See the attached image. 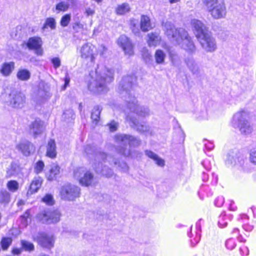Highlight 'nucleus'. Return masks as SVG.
I'll return each mask as SVG.
<instances>
[{
  "label": "nucleus",
  "mask_w": 256,
  "mask_h": 256,
  "mask_svg": "<svg viewBox=\"0 0 256 256\" xmlns=\"http://www.w3.org/2000/svg\"><path fill=\"white\" fill-rule=\"evenodd\" d=\"M135 81L136 78L134 76H124L120 82L118 91L121 94H124L126 96L125 100L127 108L124 110L126 113H128L129 110L140 116L146 117L150 115L149 109L147 107L140 106L138 104L137 100L130 94V90Z\"/></svg>",
  "instance_id": "1"
},
{
  "label": "nucleus",
  "mask_w": 256,
  "mask_h": 256,
  "mask_svg": "<svg viewBox=\"0 0 256 256\" xmlns=\"http://www.w3.org/2000/svg\"><path fill=\"white\" fill-rule=\"evenodd\" d=\"M162 29L165 34L172 42L188 52H194L195 46L188 32L182 28H176L170 22L162 23Z\"/></svg>",
  "instance_id": "2"
},
{
  "label": "nucleus",
  "mask_w": 256,
  "mask_h": 256,
  "mask_svg": "<svg viewBox=\"0 0 256 256\" xmlns=\"http://www.w3.org/2000/svg\"><path fill=\"white\" fill-rule=\"evenodd\" d=\"M98 68L96 70V78L88 84V89L96 93L105 92L108 91L107 84L114 80V70L104 67L102 71Z\"/></svg>",
  "instance_id": "3"
},
{
  "label": "nucleus",
  "mask_w": 256,
  "mask_h": 256,
  "mask_svg": "<svg viewBox=\"0 0 256 256\" xmlns=\"http://www.w3.org/2000/svg\"><path fill=\"white\" fill-rule=\"evenodd\" d=\"M115 142L120 146L116 148L117 152L124 156H132L130 149L127 148L128 144L130 147H136L140 145L141 141L134 136L125 134H117L114 136Z\"/></svg>",
  "instance_id": "4"
},
{
  "label": "nucleus",
  "mask_w": 256,
  "mask_h": 256,
  "mask_svg": "<svg viewBox=\"0 0 256 256\" xmlns=\"http://www.w3.org/2000/svg\"><path fill=\"white\" fill-rule=\"evenodd\" d=\"M250 115L248 110H243L236 112L233 116V126L238 128L242 134H250L252 131L253 128L250 122Z\"/></svg>",
  "instance_id": "5"
},
{
  "label": "nucleus",
  "mask_w": 256,
  "mask_h": 256,
  "mask_svg": "<svg viewBox=\"0 0 256 256\" xmlns=\"http://www.w3.org/2000/svg\"><path fill=\"white\" fill-rule=\"evenodd\" d=\"M225 162L228 167H235L244 172L250 170L246 158L236 151H230L228 154Z\"/></svg>",
  "instance_id": "6"
},
{
  "label": "nucleus",
  "mask_w": 256,
  "mask_h": 256,
  "mask_svg": "<svg viewBox=\"0 0 256 256\" xmlns=\"http://www.w3.org/2000/svg\"><path fill=\"white\" fill-rule=\"evenodd\" d=\"M208 12L214 19L224 18L226 9L223 0H204Z\"/></svg>",
  "instance_id": "7"
},
{
  "label": "nucleus",
  "mask_w": 256,
  "mask_h": 256,
  "mask_svg": "<svg viewBox=\"0 0 256 256\" xmlns=\"http://www.w3.org/2000/svg\"><path fill=\"white\" fill-rule=\"evenodd\" d=\"M74 178L78 180L80 183L86 186H93L96 183V178L94 174L83 168H79L74 172Z\"/></svg>",
  "instance_id": "8"
},
{
  "label": "nucleus",
  "mask_w": 256,
  "mask_h": 256,
  "mask_svg": "<svg viewBox=\"0 0 256 256\" xmlns=\"http://www.w3.org/2000/svg\"><path fill=\"white\" fill-rule=\"evenodd\" d=\"M61 214L57 210H48L38 214L37 219L43 224H56L60 220Z\"/></svg>",
  "instance_id": "9"
},
{
  "label": "nucleus",
  "mask_w": 256,
  "mask_h": 256,
  "mask_svg": "<svg viewBox=\"0 0 256 256\" xmlns=\"http://www.w3.org/2000/svg\"><path fill=\"white\" fill-rule=\"evenodd\" d=\"M60 194L62 199L72 201L80 196V188L76 186L66 184L61 188Z\"/></svg>",
  "instance_id": "10"
},
{
  "label": "nucleus",
  "mask_w": 256,
  "mask_h": 256,
  "mask_svg": "<svg viewBox=\"0 0 256 256\" xmlns=\"http://www.w3.org/2000/svg\"><path fill=\"white\" fill-rule=\"evenodd\" d=\"M6 102L13 108H22L26 104L25 95L20 92L12 90L8 95Z\"/></svg>",
  "instance_id": "11"
},
{
  "label": "nucleus",
  "mask_w": 256,
  "mask_h": 256,
  "mask_svg": "<svg viewBox=\"0 0 256 256\" xmlns=\"http://www.w3.org/2000/svg\"><path fill=\"white\" fill-rule=\"evenodd\" d=\"M34 240L43 248H51L54 246V238L52 234L46 232H38L32 236Z\"/></svg>",
  "instance_id": "12"
},
{
  "label": "nucleus",
  "mask_w": 256,
  "mask_h": 256,
  "mask_svg": "<svg viewBox=\"0 0 256 256\" xmlns=\"http://www.w3.org/2000/svg\"><path fill=\"white\" fill-rule=\"evenodd\" d=\"M198 40L202 48L206 52H214L217 48L216 40L210 32Z\"/></svg>",
  "instance_id": "13"
},
{
  "label": "nucleus",
  "mask_w": 256,
  "mask_h": 256,
  "mask_svg": "<svg viewBox=\"0 0 256 256\" xmlns=\"http://www.w3.org/2000/svg\"><path fill=\"white\" fill-rule=\"evenodd\" d=\"M191 25L196 36L198 39L210 32L206 26L200 20L196 19L192 20H191Z\"/></svg>",
  "instance_id": "14"
},
{
  "label": "nucleus",
  "mask_w": 256,
  "mask_h": 256,
  "mask_svg": "<svg viewBox=\"0 0 256 256\" xmlns=\"http://www.w3.org/2000/svg\"><path fill=\"white\" fill-rule=\"evenodd\" d=\"M118 44L122 48L126 54H134V46L130 40L125 35H122L118 40Z\"/></svg>",
  "instance_id": "15"
},
{
  "label": "nucleus",
  "mask_w": 256,
  "mask_h": 256,
  "mask_svg": "<svg viewBox=\"0 0 256 256\" xmlns=\"http://www.w3.org/2000/svg\"><path fill=\"white\" fill-rule=\"evenodd\" d=\"M84 152L87 154H94L96 158L98 160H101L102 162H105V159L112 158L110 155H108L98 150L94 146L87 145L84 148Z\"/></svg>",
  "instance_id": "16"
},
{
  "label": "nucleus",
  "mask_w": 256,
  "mask_h": 256,
  "mask_svg": "<svg viewBox=\"0 0 256 256\" xmlns=\"http://www.w3.org/2000/svg\"><path fill=\"white\" fill-rule=\"evenodd\" d=\"M16 148L25 156H28L35 151L34 145L26 140L21 141L17 144Z\"/></svg>",
  "instance_id": "17"
},
{
  "label": "nucleus",
  "mask_w": 256,
  "mask_h": 256,
  "mask_svg": "<svg viewBox=\"0 0 256 256\" xmlns=\"http://www.w3.org/2000/svg\"><path fill=\"white\" fill-rule=\"evenodd\" d=\"M44 128V122L39 118H36L29 126L30 132L35 137L41 134Z\"/></svg>",
  "instance_id": "18"
},
{
  "label": "nucleus",
  "mask_w": 256,
  "mask_h": 256,
  "mask_svg": "<svg viewBox=\"0 0 256 256\" xmlns=\"http://www.w3.org/2000/svg\"><path fill=\"white\" fill-rule=\"evenodd\" d=\"M126 120L128 122L131 127L140 132H148L150 128L144 122L140 123L136 118L131 117L129 114L126 116Z\"/></svg>",
  "instance_id": "19"
},
{
  "label": "nucleus",
  "mask_w": 256,
  "mask_h": 256,
  "mask_svg": "<svg viewBox=\"0 0 256 256\" xmlns=\"http://www.w3.org/2000/svg\"><path fill=\"white\" fill-rule=\"evenodd\" d=\"M93 167L97 173L101 174L107 178H110L114 175V172L112 170L109 168L105 164L103 166L102 162H99L98 166L96 163L94 164Z\"/></svg>",
  "instance_id": "20"
},
{
  "label": "nucleus",
  "mask_w": 256,
  "mask_h": 256,
  "mask_svg": "<svg viewBox=\"0 0 256 256\" xmlns=\"http://www.w3.org/2000/svg\"><path fill=\"white\" fill-rule=\"evenodd\" d=\"M50 90V88L48 84L44 82H40L39 83L38 92V96L44 99L50 98L51 96Z\"/></svg>",
  "instance_id": "21"
},
{
  "label": "nucleus",
  "mask_w": 256,
  "mask_h": 256,
  "mask_svg": "<svg viewBox=\"0 0 256 256\" xmlns=\"http://www.w3.org/2000/svg\"><path fill=\"white\" fill-rule=\"evenodd\" d=\"M80 56L83 58H90L91 62L94 60L93 50L92 45L86 44L82 46L80 50Z\"/></svg>",
  "instance_id": "22"
},
{
  "label": "nucleus",
  "mask_w": 256,
  "mask_h": 256,
  "mask_svg": "<svg viewBox=\"0 0 256 256\" xmlns=\"http://www.w3.org/2000/svg\"><path fill=\"white\" fill-rule=\"evenodd\" d=\"M147 42L150 46H156L158 45L161 40V38L158 33L154 32L148 34Z\"/></svg>",
  "instance_id": "23"
},
{
  "label": "nucleus",
  "mask_w": 256,
  "mask_h": 256,
  "mask_svg": "<svg viewBox=\"0 0 256 256\" xmlns=\"http://www.w3.org/2000/svg\"><path fill=\"white\" fill-rule=\"evenodd\" d=\"M56 144L54 140H50L46 146V156L51 158H54L56 156Z\"/></svg>",
  "instance_id": "24"
},
{
  "label": "nucleus",
  "mask_w": 256,
  "mask_h": 256,
  "mask_svg": "<svg viewBox=\"0 0 256 256\" xmlns=\"http://www.w3.org/2000/svg\"><path fill=\"white\" fill-rule=\"evenodd\" d=\"M112 158L105 159V162H104V164H105L106 162H108L110 164L112 165L114 164V166H116L118 164V168L120 170L126 172L128 170V168L127 164L124 162H120L118 160H116L115 158H113L111 156Z\"/></svg>",
  "instance_id": "25"
},
{
  "label": "nucleus",
  "mask_w": 256,
  "mask_h": 256,
  "mask_svg": "<svg viewBox=\"0 0 256 256\" xmlns=\"http://www.w3.org/2000/svg\"><path fill=\"white\" fill-rule=\"evenodd\" d=\"M42 180L40 177L34 178L30 185L27 194H32L37 192L42 186Z\"/></svg>",
  "instance_id": "26"
},
{
  "label": "nucleus",
  "mask_w": 256,
  "mask_h": 256,
  "mask_svg": "<svg viewBox=\"0 0 256 256\" xmlns=\"http://www.w3.org/2000/svg\"><path fill=\"white\" fill-rule=\"evenodd\" d=\"M42 41L39 37H32L28 39L26 46L30 50L37 49L41 47Z\"/></svg>",
  "instance_id": "27"
},
{
  "label": "nucleus",
  "mask_w": 256,
  "mask_h": 256,
  "mask_svg": "<svg viewBox=\"0 0 256 256\" xmlns=\"http://www.w3.org/2000/svg\"><path fill=\"white\" fill-rule=\"evenodd\" d=\"M140 26V29L143 32L148 31L153 28L149 17L144 15L141 16Z\"/></svg>",
  "instance_id": "28"
},
{
  "label": "nucleus",
  "mask_w": 256,
  "mask_h": 256,
  "mask_svg": "<svg viewBox=\"0 0 256 256\" xmlns=\"http://www.w3.org/2000/svg\"><path fill=\"white\" fill-rule=\"evenodd\" d=\"M20 171V168L18 164L16 162H12L10 167L7 168L6 176L8 178H10L13 176L16 175Z\"/></svg>",
  "instance_id": "29"
},
{
  "label": "nucleus",
  "mask_w": 256,
  "mask_h": 256,
  "mask_svg": "<svg viewBox=\"0 0 256 256\" xmlns=\"http://www.w3.org/2000/svg\"><path fill=\"white\" fill-rule=\"evenodd\" d=\"M185 62L187 66L192 73L194 74L198 73L199 67L192 58L190 57L186 58L185 60Z\"/></svg>",
  "instance_id": "30"
},
{
  "label": "nucleus",
  "mask_w": 256,
  "mask_h": 256,
  "mask_svg": "<svg viewBox=\"0 0 256 256\" xmlns=\"http://www.w3.org/2000/svg\"><path fill=\"white\" fill-rule=\"evenodd\" d=\"M60 173V167L56 164H52L49 170V172L46 174L48 179L50 180H52L56 178L57 176Z\"/></svg>",
  "instance_id": "31"
},
{
  "label": "nucleus",
  "mask_w": 256,
  "mask_h": 256,
  "mask_svg": "<svg viewBox=\"0 0 256 256\" xmlns=\"http://www.w3.org/2000/svg\"><path fill=\"white\" fill-rule=\"evenodd\" d=\"M14 68V63L10 62L4 63L1 68V73L5 76H9Z\"/></svg>",
  "instance_id": "32"
},
{
  "label": "nucleus",
  "mask_w": 256,
  "mask_h": 256,
  "mask_svg": "<svg viewBox=\"0 0 256 256\" xmlns=\"http://www.w3.org/2000/svg\"><path fill=\"white\" fill-rule=\"evenodd\" d=\"M146 154L149 158L153 159L156 163L160 166H163L164 165V161L159 158L158 155L150 150H146Z\"/></svg>",
  "instance_id": "33"
},
{
  "label": "nucleus",
  "mask_w": 256,
  "mask_h": 256,
  "mask_svg": "<svg viewBox=\"0 0 256 256\" xmlns=\"http://www.w3.org/2000/svg\"><path fill=\"white\" fill-rule=\"evenodd\" d=\"M30 72L28 70L20 69L18 72L16 76L20 80L26 81L30 79Z\"/></svg>",
  "instance_id": "34"
},
{
  "label": "nucleus",
  "mask_w": 256,
  "mask_h": 256,
  "mask_svg": "<svg viewBox=\"0 0 256 256\" xmlns=\"http://www.w3.org/2000/svg\"><path fill=\"white\" fill-rule=\"evenodd\" d=\"M102 110V108L100 106H96L94 108L92 112L91 118L95 124H96L99 121L100 115Z\"/></svg>",
  "instance_id": "35"
},
{
  "label": "nucleus",
  "mask_w": 256,
  "mask_h": 256,
  "mask_svg": "<svg viewBox=\"0 0 256 256\" xmlns=\"http://www.w3.org/2000/svg\"><path fill=\"white\" fill-rule=\"evenodd\" d=\"M166 57V54L163 50H158L156 51L154 54V58L156 64H164Z\"/></svg>",
  "instance_id": "36"
},
{
  "label": "nucleus",
  "mask_w": 256,
  "mask_h": 256,
  "mask_svg": "<svg viewBox=\"0 0 256 256\" xmlns=\"http://www.w3.org/2000/svg\"><path fill=\"white\" fill-rule=\"evenodd\" d=\"M50 28L51 30H54L56 28V22L53 18H48L46 20L42 28L43 30Z\"/></svg>",
  "instance_id": "37"
},
{
  "label": "nucleus",
  "mask_w": 256,
  "mask_h": 256,
  "mask_svg": "<svg viewBox=\"0 0 256 256\" xmlns=\"http://www.w3.org/2000/svg\"><path fill=\"white\" fill-rule=\"evenodd\" d=\"M130 10V7L128 3H124L118 6L116 12L118 14H124Z\"/></svg>",
  "instance_id": "38"
},
{
  "label": "nucleus",
  "mask_w": 256,
  "mask_h": 256,
  "mask_svg": "<svg viewBox=\"0 0 256 256\" xmlns=\"http://www.w3.org/2000/svg\"><path fill=\"white\" fill-rule=\"evenodd\" d=\"M75 118L73 110L69 109L64 111L62 115V118L66 122H70Z\"/></svg>",
  "instance_id": "39"
},
{
  "label": "nucleus",
  "mask_w": 256,
  "mask_h": 256,
  "mask_svg": "<svg viewBox=\"0 0 256 256\" xmlns=\"http://www.w3.org/2000/svg\"><path fill=\"white\" fill-rule=\"evenodd\" d=\"M6 187L10 192H14L18 190L19 184L16 180H10L7 182Z\"/></svg>",
  "instance_id": "40"
},
{
  "label": "nucleus",
  "mask_w": 256,
  "mask_h": 256,
  "mask_svg": "<svg viewBox=\"0 0 256 256\" xmlns=\"http://www.w3.org/2000/svg\"><path fill=\"white\" fill-rule=\"evenodd\" d=\"M30 216V210H27L24 214L20 218V226L22 227H26L28 222V218Z\"/></svg>",
  "instance_id": "41"
},
{
  "label": "nucleus",
  "mask_w": 256,
  "mask_h": 256,
  "mask_svg": "<svg viewBox=\"0 0 256 256\" xmlns=\"http://www.w3.org/2000/svg\"><path fill=\"white\" fill-rule=\"evenodd\" d=\"M70 7V4L64 2H61L58 3L56 6V10L60 12H66Z\"/></svg>",
  "instance_id": "42"
},
{
  "label": "nucleus",
  "mask_w": 256,
  "mask_h": 256,
  "mask_svg": "<svg viewBox=\"0 0 256 256\" xmlns=\"http://www.w3.org/2000/svg\"><path fill=\"white\" fill-rule=\"evenodd\" d=\"M21 244L22 248L26 251H32L34 250V245L29 242L22 240Z\"/></svg>",
  "instance_id": "43"
},
{
  "label": "nucleus",
  "mask_w": 256,
  "mask_h": 256,
  "mask_svg": "<svg viewBox=\"0 0 256 256\" xmlns=\"http://www.w3.org/2000/svg\"><path fill=\"white\" fill-rule=\"evenodd\" d=\"M10 194L9 192L4 190L1 191V203L8 204L10 201Z\"/></svg>",
  "instance_id": "44"
},
{
  "label": "nucleus",
  "mask_w": 256,
  "mask_h": 256,
  "mask_svg": "<svg viewBox=\"0 0 256 256\" xmlns=\"http://www.w3.org/2000/svg\"><path fill=\"white\" fill-rule=\"evenodd\" d=\"M12 242V238H4L1 240V247L3 250H6L9 247Z\"/></svg>",
  "instance_id": "45"
},
{
  "label": "nucleus",
  "mask_w": 256,
  "mask_h": 256,
  "mask_svg": "<svg viewBox=\"0 0 256 256\" xmlns=\"http://www.w3.org/2000/svg\"><path fill=\"white\" fill-rule=\"evenodd\" d=\"M228 220V216H226L225 214H220L218 221V224L220 227L224 228L226 226H227Z\"/></svg>",
  "instance_id": "46"
},
{
  "label": "nucleus",
  "mask_w": 256,
  "mask_h": 256,
  "mask_svg": "<svg viewBox=\"0 0 256 256\" xmlns=\"http://www.w3.org/2000/svg\"><path fill=\"white\" fill-rule=\"evenodd\" d=\"M71 20V14H66L62 16L60 20V25L63 27L68 26Z\"/></svg>",
  "instance_id": "47"
},
{
  "label": "nucleus",
  "mask_w": 256,
  "mask_h": 256,
  "mask_svg": "<svg viewBox=\"0 0 256 256\" xmlns=\"http://www.w3.org/2000/svg\"><path fill=\"white\" fill-rule=\"evenodd\" d=\"M42 201L48 205H53L54 200L53 196L50 194H46L42 198Z\"/></svg>",
  "instance_id": "48"
},
{
  "label": "nucleus",
  "mask_w": 256,
  "mask_h": 256,
  "mask_svg": "<svg viewBox=\"0 0 256 256\" xmlns=\"http://www.w3.org/2000/svg\"><path fill=\"white\" fill-rule=\"evenodd\" d=\"M171 62L173 66H178L180 64V58L176 54H170Z\"/></svg>",
  "instance_id": "49"
},
{
  "label": "nucleus",
  "mask_w": 256,
  "mask_h": 256,
  "mask_svg": "<svg viewBox=\"0 0 256 256\" xmlns=\"http://www.w3.org/2000/svg\"><path fill=\"white\" fill-rule=\"evenodd\" d=\"M44 164L42 161H38L36 163L34 170L36 174H39L42 172L44 168Z\"/></svg>",
  "instance_id": "50"
},
{
  "label": "nucleus",
  "mask_w": 256,
  "mask_h": 256,
  "mask_svg": "<svg viewBox=\"0 0 256 256\" xmlns=\"http://www.w3.org/2000/svg\"><path fill=\"white\" fill-rule=\"evenodd\" d=\"M226 247L229 250L234 249L236 246V244L233 238L228 239L226 242Z\"/></svg>",
  "instance_id": "51"
},
{
  "label": "nucleus",
  "mask_w": 256,
  "mask_h": 256,
  "mask_svg": "<svg viewBox=\"0 0 256 256\" xmlns=\"http://www.w3.org/2000/svg\"><path fill=\"white\" fill-rule=\"evenodd\" d=\"M249 158L252 163L256 164V148H253L250 151Z\"/></svg>",
  "instance_id": "52"
},
{
  "label": "nucleus",
  "mask_w": 256,
  "mask_h": 256,
  "mask_svg": "<svg viewBox=\"0 0 256 256\" xmlns=\"http://www.w3.org/2000/svg\"><path fill=\"white\" fill-rule=\"evenodd\" d=\"M52 62L55 68H58L60 66V60L58 58H52Z\"/></svg>",
  "instance_id": "53"
},
{
  "label": "nucleus",
  "mask_w": 256,
  "mask_h": 256,
  "mask_svg": "<svg viewBox=\"0 0 256 256\" xmlns=\"http://www.w3.org/2000/svg\"><path fill=\"white\" fill-rule=\"evenodd\" d=\"M108 126L110 131L113 132L116 130L118 126V123L114 121H112Z\"/></svg>",
  "instance_id": "54"
},
{
  "label": "nucleus",
  "mask_w": 256,
  "mask_h": 256,
  "mask_svg": "<svg viewBox=\"0 0 256 256\" xmlns=\"http://www.w3.org/2000/svg\"><path fill=\"white\" fill-rule=\"evenodd\" d=\"M224 203V199L222 196L218 197L215 200V204L218 207H220Z\"/></svg>",
  "instance_id": "55"
},
{
  "label": "nucleus",
  "mask_w": 256,
  "mask_h": 256,
  "mask_svg": "<svg viewBox=\"0 0 256 256\" xmlns=\"http://www.w3.org/2000/svg\"><path fill=\"white\" fill-rule=\"evenodd\" d=\"M131 26H132V30L135 34H139L140 30L138 28H136V24L134 20L131 21Z\"/></svg>",
  "instance_id": "56"
},
{
  "label": "nucleus",
  "mask_w": 256,
  "mask_h": 256,
  "mask_svg": "<svg viewBox=\"0 0 256 256\" xmlns=\"http://www.w3.org/2000/svg\"><path fill=\"white\" fill-rule=\"evenodd\" d=\"M95 11L94 9H92L90 8H86L85 13L86 14V16H92L94 14Z\"/></svg>",
  "instance_id": "57"
},
{
  "label": "nucleus",
  "mask_w": 256,
  "mask_h": 256,
  "mask_svg": "<svg viewBox=\"0 0 256 256\" xmlns=\"http://www.w3.org/2000/svg\"><path fill=\"white\" fill-rule=\"evenodd\" d=\"M205 147L206 148H207L208 150H212L214 148V144L209 141H208L206 143L204 144Z\"/></svg>",
  "instance_id": "58"
},
{
  "label": "nucleus",
  "mask_w": 256,
  "mask_h": 256,
  "mask_svg": "<svg viewBox=\"0 0 256 256\" xmlns=\"http://www.w3.org/2000/svg\"><path fill=\"white\" fill-rule=\"evenodd\" d=\"M22 252V250L21 248H13L12 250V253L14 254H20Z\"/></svg>",
  "instance_id": "59"
},
{
  "label": "nucleus",
  "mask_w": 256,
  "mask_h": 256,
  "mask_svg": "<svg viewBox=\"0 0 256 256\" xmlns=\"http://www.w3.org/2000/svg\"><path fill=\"white\" fill-rule=\"evenodd\" d=\"M36 50V54L39 56H42L43 54V50L41 47L34 49Z\"/></svg>",
  "instance_id": "60"
},
{
  "label": "nucleus",
  "mask_w": 256,
  "mask_h": 256,
  "mask_svg": "<svg viewBox=\"0 0 256 256\" xmlns=\"http://www.w3.org/2000/svg\"><path fill=\"white\" fill-rule=\"evenodd\" d=\"M70 82V78L67 76L64 78V86H66Z\"/></svg>",
  "instance_id": "61"
},
{
  "label": "nucleus",
  "mask_w": 256,
  "mask_h": 256,
  "mask_svg": "<svg viewBox=\"0 0 256 256\" xmlns=\"http://www.w3.org/2000/svg\"><path fill=\"white\" fill-rule=\"evenodd\" d=\"M68 3L72 6L76 5L77 2V0H66Z\"/></svg>",
  "instance_id": "62"
},
{
  "label": "nucleus",
  "mask_w": 256,
  "mask_h": 256,
  "mask_svg": "<svg viewBox=\"0 0 256 256\" xmlns=\"http://www.w3.org/2000/svg\"><path fill=\"white\" fill-rule=\"evenodd\" d=\"M202 220V219H200L198 222L196 223V227L198 230H200V222Z\"/></svg>",
  "instance_id": "63"
},
{
  "label": "nucleus",
  "mask_w": 256,
  "mask_h": 256,
  "mask_svg": "<svg viewBox=\"0 0 256 256\" xmlns=\"http://www.w3.org/2000/svg\"><path fill=\"white\" fill-rule=\"evenodd\" d=\"M238 240L240 242H246V240L244 239L242 237V236H240L238 238Z\"/></svg>",
  "instance_id": "64"
}]
</instances>
